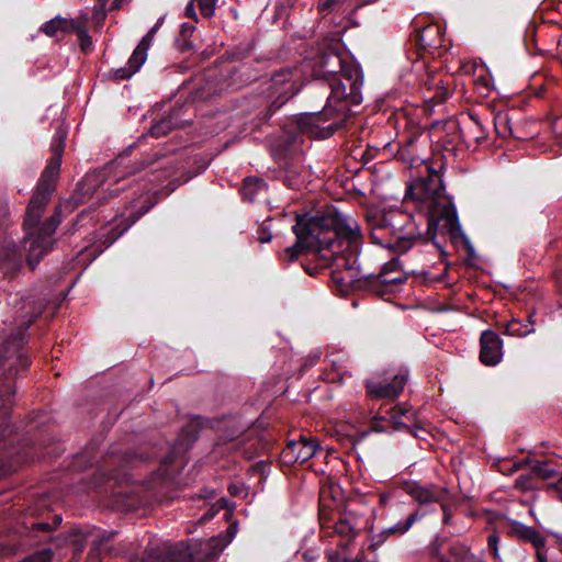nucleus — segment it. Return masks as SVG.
<instances>
[{"instance_id": "nucleus-61", "label": "nucleus", "mask_w": 562, "mask_h": 562, "mask_svg": "<svg viewBox=\"0 0 562 562\" xmlns=\"http://www.w3.org/2000/svg\"><path fill=\"white\" fill-rule=\"evenodd\" d=\"M560 485H562V473H561L559 482L554 485V487H559Z\"/></svg>"}, {"instance_id": "nucleus-26", "label": "nucleus", "mask_w": 562, "mask_h": 562, "mask_svg": "<svg viewBox=\"0 0 562 562\" xmlns=\"http://www.w3.org/2000/svg\"><path fill=\"white\" fill-rule=\"evenodd\" d=\"M494 128L495 133L502 137H516L513 125H512V117L509 115L508 111H498L495 113L494 119Z\"/></svg>"}, {"instance_id": "nucleus-54", "label": "nucleus", "mask_w": 562, "mask_h": 562, "mask_svg": "<svg viewBox=\"0 0 562 562\" xmlns=\"http://www.w3.org/2000/svg\"><path fill=\"white\" fill-rule=\"evenodd\" d=\"M192 48H193L192 43L189 41H183V43L179 45V49L181 52H188Z\"/></svg>"}, {"instance_id": "nucleus-5", "label": "nucleus", "mask_w": 562, "mask_h": 562, "mask_svg": "<svg viewBox=\"0 0 562 562\" xmlns=\"http://www.w3.org/2000/svg\"><path fill=\"white\" fill-rule=\"evenodd\" d=\"M40 220L37 218L33 224L27 225V211L25 212L23 222L25 236L22 240V247L26 255V263L32 270L53 249V235L61 223V205L55 206L54 213L42 224H40Z\"/></svg>"}, {"instance_id": "nucleus-21", "label": "nucleus", "mask_w": 562, "mask_h": 562, "mask_svg": "<svg viewBox=\"0 0 562 562\" xmlns=\"http://www.w3.org/2000/svg\"><path fill=\"white\" fill-rule=\"evenodd\" d=\"M468 120L469 122L464 123V128L460 130L463 142L470 145L471 142L481 144L486 140L487 130L480 117L476 114H470Z\"/></svg>"}, {"instance_id": "nucleus-12", "label": "nucleus", "mask_w": 562, "mask_h": 562, "mask_svg": "<svg viewBox=\"0 0 562 562\" xmlns=\"http://www.w3.org/2000/svg\"><path fill=\"white\" fill-rule=\"evenodd\" d=\"M318 445L314 439L301 437L299 440L289 441L282 449L280 458L286 465L302 464L313 458Z\"/></svg>"}, {"instance_id": "nucleus-41", "label": "nucleus", "mask_w": 562, "mask_h": 562, "mask_svg": "<svg viewBox=\"0 0 562 562\" xmlns=\"http://www.w3.org/2000/svg\"><path fill=\"white\" fill-rule=\"evenodd\" d=\"M171 462V459L168 457L164 460L161 467L159 468L158 470V473L157 475L159 476L160 480L162 481H168L171 479V473L168 471L167 469V464Z\"/></svg>"}, {"instance_id": "nucleus-23", "label": "nucleus", "mask_w": 562, "mask_h": 562, "mask_svg": "<svg viewBox=\"0 0 562 562\" xmlns=\"http://www.w3.org/2000/svg\"><path fill=\"white\" fill-rule=\"evenodd\" d=\"M510 533L519 540L530 542L536 549L544 547V538L533 527L525 526L522 524H515L510 529Z\"/></svg>"}, {"instance_id": "nucleus-24", "label": "nucleus", "mask_w": 562, "mask_h": 562, "mask_svg": "<svg viewBox=\"0 0 562 562\" xmlns=\"http://www.w3.org/2000/svg\"><path fill=\"white\" fill-rule=\"evenodd\" d=\"M395 265L396 263L394 261L387 262L386 265H384L383 269L381 270V272L379 274L372 276V277H367V276L362 274V272H360L361 277L355 283L353 289L358 288V282L361 279H368V278L372 279V282H374L376 284H382V285H392V284H396V283H402L404 279L400 272L396 273L397 276H394V277L390 276L391 272H393ZM359 271H361V270L359 269ZM350 290H352V288Z\"/></svg>"}, {"instance_id": "nucleus-8", "label": "nucleus", "mask_w": 562, "mask_h": 562, "mask_svg": "<svg viewBox=\"0 0 562 562\" xmlns=\"http://www.w3.org/2000/svg\"><path fill=\"white\" fill-rule=\"evenodd\" d=\"M301 87V70L297 67H285L270 78L268 93L272 100L269 110L276 111L293 98Z\"/></svg>"}, {"instance_id": "nucleus-22", "label": "nucleus", "mask_w": 562, "mask_h": 562, "mask_svg": "<svg viewBox=\"0 0 562 562\" xmlns=\"http://www.w3.org/2000/svg\"><path fill=\"white\" fill-rule=\"evenodd\" d=\"M112 167H106L102 171L89 173L85 177L81 182L80 190L83 191L85 195L93 196L97 193V188L100 187L104 181L109 184L117 183L121 177L111 178Z\"/></svg>"}, {"instance_id": "nucleus-16", "label": "nucleus", "mask_w": 562, "mask_h": 562, "mask_svg": "<svg viewBox=\"0 0 562 562\" xmlns=\"http://www.w3.org/2000/svg\"><path fill=\"white\" fill-rule=\"evenodd\" d=\"M153 36L146 34L137 47L134 49L132 56L128 59L127 67H121L114 70V78L117 80H126L130 79L135 72L139 70L142 65L145 63L147 58V50L153 41Z\"/></svg>"}, {"instance_id": "nucleus-52", "label": "nucleus", "mask_w": 562, "mask_h": 562, "mask_svg": "<svg viewBox=\"0 0 562 562\" xmlns=\"http://www.w3.org/2000/svg\"><path fill=\"white\" fill-rule=\"evenodd\" d=\"M161 23H162V19H159V20L157 21V23H156V24H155V25H154V26L148 31V33H147V34H149V36H153V37H154V36H155V34H156V32H157V31H158V29L160 27Z\"/></svg>"}, {"instance_id": "nucleus-40", "label": "nucleus", "mask_w": 562, "mask_h": 562, "mask_svg": "<svg viewBox=\"0 0 562 562\" xmlns=\"http://www.w3.org/2000/svg\"><path fill=\"white\" fill-rule=\"evenodd\" d=\"M498 541H499V538L496 533H492L487 538L488 549L492 551V554L495 559L498 558V548H497Z\"/></svg>"}, {"instance_id": "nucleus-20", "label": "nucleus", "mask_w": 562, "mask_h": 562, "mask_svg": "<svg viewBox=\"0 0 562 562\" xmlns=\"http://www.w3.org/2000/svg\"><path fill=\"white\" fill-rule=\"evenodd\" d=\"M434 72L435 70H429L424 60H416L412 64L411 68L401 76V79L404 85L420 93L423 88H425V79L430 78Z\"/></svg>"}, {"instance_id": "nucleus-44", "label": "nucleus", "mask_w": 562, "mask_h": 562, "mask_svg": "<svg viewBox=\"0 0 562 562\" xmlns=\"http://www.w3.org/2000/svg\"><path fill=\"white\" fill-rule=\"evenodd\" d=\"M447 498H448V496L446 498H443L442 502L438 503L440 505L441 509H442V513H443V524L445 525L449 524L450 517H451L450 508H449Z\"/></svg>"}, {"instance_id": "nucleus-27", "label": "nucleus", "mask_w": 562, "mask_h": 562, "mask_svg": "<svg viewBox=\"0 0 562 562\" xmlns=\"http://www.w3.org/2000/svg\"><path fill=\"white\" fill-rule=\"evenodd\" d=\"M266 190V183L257 177H248L244 180L240 190L244 200L252 202L258 193Z\"/></svg>"}, {"instance_id": "nucleus-25", "label": "nucleus", "mask_w": 562, "mask_h": 562, "mask_svg": "<svg viewBox=\"0 0 562 562\" xmlns=\"http://www.w3.org/2000/svg\"><path fill=\"white\" fill-rule=\"evenodd\" d=\"M403 417L406 418L407 420H414L415 414L411 411V408H407L403 405H395L389 412V418L393 425L394 430L407 429L415 437H417L418 436L417 432L412 431L409 426L406 425V423L402 420Z\"/></svg>"}, {"instance_id": "nucleus-59", "label": "nucleus", "mask_w": 562, "mask_h": 562, "mask_svg": "<svg viewBox=\"0 0 562 562\" xmlns=\"http://www.w3.org/2000/svg\"><path fill=\"white\" fill-rule=\"evenodd\" d=\"M386 501H387V496H386V495H381V496H380V503H381L382 505H385V504H386Z\"/></svg>"}, {"instance_id": "nucleus-34", "label": "nucleus", "mask_w": 562, "mask_h": 562, "mask_svg": "<svg viewBox=\"0 0 562 562\" xmlns=\"http://www.w3.org/2000/svg\"><path fill=\"white\" fill-rule=\"evenodd\" d=\"M416 140L409 139L403 147L398 150V156L401 159L409 161L411 165L415 162V146Z\"/></svg>"}, {"instance_id": "nucleus-63", "label": "nucleus", "mask_w": 562, "mask_h": 562, "mask_svg": "<svg viewBox=\"0 0 562 562\" xmlns=\"http://www.w3.org/2000/svg\"><path fill=\"white\" fill-rule=\"evenodd\" d=\"M120 190H121L120 188H116V189H114V190H111V192L116 193V192H119Z\"/></svg>"}, {"instance_id": "nucleus-9", "label": "nucleus", "mask_w": 562, "mask_h": 562, "mask_svg": "<svg viewBox=\"0 0 562 562\" xmlns=\"http://www.w3.org/2000/svg\"><path fill=\"white\" fill-rule=\"evenodd\" d=\"M217 552L210 543L179 542L165 547L158 555L159 562H213Z\"/></svg>"}, {"instance_id": "nucleus-57", "label": "nucleus", "mask_w": 562, "mask_h": 562, "mask_svg": "<svg viewBox=\"0 0 562 562\" xmlns=\"http://www.w3.org/2000/svg\"><path fill=\"white\" fill-rule=\"evenodd\" d=\"M341 77V83H340V88H345L346 89V92H349V85H348V81L342 77Z\"/></svg>"}, {"instance_id": "nucleus-53", "label": "nucleus", "mask_w": 562, "mask_h": 562, "mask_svg": "<svg viewBox=\"0 0 562 562\" xmlns=\"http://www.w3.org/2000/svg\"><path fill=\"white\" fill-rule=\"evenodd\" d=\"M161 23H162V19H159V20L157 21V23H156V24H155V25H154V26L148 31V33H147V34H149V36H153V37H154V36H155V34H156V32H157V31H158V29L160 27Z\"/></svg>"}, {"instance_id": "nucleus-56", "label": "nucleus", "mask_w": 562, "mask_h": 562, "mask_svg": "<svg viewBox=\"0 0 562 562\" xmlns=\"http://www.w3.org/2000/svg\"><path fill=\"white\" fill-rule=\"evenodd\" d=\"M542 549L543 548L537 549V558H538L539 562H544L546 561V557H544V554L542 552Z\"/></svg>"}, {"instance_id": "nucleus-33", "label": "nucleus", "mask_w": 562, "mask_h": 562, "mask_svg": "<svg viewBox=\"0 0 562 562\" xmlns=\"http://www.w3.org/2000/svg\"><path fill=\"white\" fill-rule=\"evenodd\" d=\"M533 331V328L529 325L522 326L518 321L513 319L506 324L505 334L510 336H526Z\"/></svg>"}, {"instance_id": "nucleus-47", "label": "nucleus", "mask_w": 562, "mask_h": 562, "mask_svg": "<svg viewBox=\"0 0 562 562\" xmlns=\"http://www.w3.org/2000/svg\"><path fill=\"white\" fill-rule=\"evenodd\" d=\"M194 2L193 0H191L187 7H186V10H184V13L188 18L194 20V21H198V15H196V12H195V8H194Z\"/></svg>"}, {"instance_id": "nucleus-50", "label": "nucleus", "mask_w": 562, "mask_h": 562, "mask_svg": "<svg viewBox=\"0 0 562 562\" xmlns=\"http://www.w3.org/2000/svg\"><path fill=\"white\" fill-rule=\"evenodd\" d=\"M201 425H202V423H201V418H200V417H195V418H193V419L190 422V424L188 425V427L186 428V430H191V429H192V430L196 431V430H198V428H200V427H201Z\"/></svg>"}, {"instance_id": "nucleus-58", "label": "nucleus", "mask_w": 562, "mask_h": 562, "mask_svg": "<svg viewBox=\"0 0 562 562\" xmlns=\"http://www.w3.org/2000/svg\"><path fill=\"white\" fill-rule=\"evenodd\" d=\"M122 1H123V0H114V1L112 2L111 9H112V10L119 9V8L121 7Z\"/></svg>"}, {"instance_id": "nucleus-55", "label": "nucleus", "mask_w": 562, "mask_h": 562, "mask_svg": "<svg viewBox=\"0 0 562 562\" xmlns=\"http://www.w3.org/2000/svg\"><path fill=\"white\" fill-rule=\"evenodd\" d=\"M61 516L59 515H55L54 518H53V522L52 526L54 527V529H56L60 524H61Z\"/></svg>"}, {"instance_id": "nucleus-32", "label": "nucleus", "mask_w": 562, "mask_h": 562, "mask_svg": "<svg viewBox=\"0 0 562 562\" xmlns=\"http://www.w3.org/2000/svg\"><path fill=\"white\" fill-rule=\"evenodd\" d=\"M532 474L540 479H551L557 474V470L551 467L549 461H535L531 465Z\"/></svg>"}, {"instance_id": "nucleus-13", "label": "nucleus", "mask_w": 562, "mask_h": 562, "mask_svg": "<svg viewBox=\"0 0 562 562\" xmlns=\"http://www.w3.org/2000/svg\"><path fill=\"white\" fill-rule=\"evenodd\" d=\"M404 491L419 506H427L432 503L438 504L448 496V490L436 484L422 485L416 482L406 483L404 485Z\"/></svg>"}, {"instance_id": "nucleus-35", "label": "nucleus", "mask_w": 562, "mask_h": 562, "mask_svg": "<svg viewBox=\"0 0 562 562\" xmlns=\"http://www.w3.org/2000/svg\"><path fill=\"white\" fill-rule=\"evenodd\" d=\"M53 551L50 549H43L40 551H36L35 553L26 557L21 562H50L53 559Z\"/></svg>"}, {"instance_id": "nucleus-48", "label": "nucleus", "mask_w": 562, "mask_h": 562, "mask_svg": "<svg viewBox=\"0 0 562 562\" xmlns=\"http://www.w3.org/2000/svg\"><path fill=\"white\" fill-rule=\"evenodd\" d=\"M271 238H272V235L266 228L260 229L259 235H258V240L260 243H268L271 240Z\"/></svg>"}, {"instance_id": "nucleus-1", "label": "nucleus", "mask_w": 562, "mask_h": 562, "mask_svg": "<svg viewBox=\"0 0 562 562\" xmlns=\"http://www.w3.org/2000/svg\"><path fill=\"white\" fill-rule=\"evenodd\" d=\"M293 233L296 243L284 249L281 259L291 262L303 251L311 252L315 266L304 265L306 273L316 276L330 268L333 283L341 294H347L361 277L358 267L361 241L358 222L331 209L307 221L299 216Z\"/></svg>"}, {"instance_id": "nucleus-31", "label": "nucleus", "mask_w": 562, "mask_h": 562, "mask_svg": "<svg viewBox=\"0 0 562 562\" xmlns=\"http://www.w3.org/2000/svg\"><path fill=\"white\" fill-rule=\"evenodd\" d=\"M333 531H334V533L346 538L345 542L339 543V546H342V547L347 546L349 543L350 539H352L356 536L355 527L347 518H339L334 524Z\"/></svg>"}, {"instance_id": "nucleus-46", "label": "nucleus", "mask_w": 562, "mask_h": 562, "mask_svg": "<svg viewBox=\"0 0 562 562\" xmlns=\"http://www.w3.org/2000/svg\"><path fill=\"white\" fill-rule=\"evenodd\" d=\"M338 2V0H319L318 10L321 12L329 11Z\"/></svg>"}, {"instance_id": "nucleus-15", "label": "nucleus", "mask_w": 562, "mask_h": 562, "mask_svg": "<svg viewBox=\"0 0 562 562\" xmlns=\"http://www.w3.org/2000/svg\"><path fill=\"white\" fill-rule=\"evenodd\" d=\"M23 267V256L13 240H3L0 244V269L8 279L18 276Z\"/></svg>"}, {"instance_id": "nucleus-43", "label": "nucleus", "mask_w": 562, "mask_h": 562, "mask_svg": "<svg viewBox=\"0 0 562 562\" xmlns=\"http://www.w3.org/2000/svg\"><path fill=\"white\" fill-rule=\"evenodd\" d=\"M551 127L555 136L562 138V115L553 119Z\"/></svg>"}, {"instance_id": "nucleus-42", "label": "nucleus", "mask_w": 562, "mask_h": 562, "mask_svg": "<svg viewBox=\"0 0 562 562\" xmlns=\"http://www.w3.org/2000/svg\"><path fill=\"white\" fill-rule=\"evenodd\" d=\"M16 464L14 462L4 461L3 458H0V476L10 472L15 471Z\"/></svg>"}, {"instance_id": "nucleus-11", "label": "nucleus", "mask_w": 562, "mask_h": 562, "mask_svg": "<svg viewBox=\"0 0 562 562\" xmlns=\"http://www.w3.org/2000/svg\"><path fill=\"white\" fill-rule=\"evenodd\" d=\"M149 202L148 192L142 193L130 202L128 211L123 214L122 218L111 231L106 234L104 244L106 247L112 245L121 235H123L136 221L146 214L151 204Z\"/></svg>"}, {"instance_id": "nucleus-7", "label": "nucleus", "mask_w": 562, "mask_h": 562, "mask_svg": "<svg viewBox=\"0 0 562 562\" xmlns=\"http://www.w3.org/2000/svg\"><path fill=\"white\" fill-rule=\"evenodd\" d=\"M426 175L416 178L407 188L406 195L420 203L427 211L437 206L439 200L448 199L443 194L440 175L425 166Z\"/></svg>"}, {"instance_id": "nucleus-38", "label": "nucleus", "mask_w": 562, "mask_h": 562, "mask_svg": "<svg viewBox=\"0 0 562 562\" xmlns=\"http://www.w3.org/2000/svg\"><path fill=\"white\" fill-rule=\"evenodd\" d=\"M170 130L169 122H158L154 124L150 128V134L154 137H161L164 135H167Z\"/></svg>"}, {"instance_id": "nucleus-45", "label": "nucleus", "mask_w": 562, "mask_h": 562, "mask_svg": "<svg viewBox=\"0 0 562 562\" xmlns=\"http://www.w3.org/2000/svg\"><path fill=\"white\" fill-rule=\"evenodd\" d=\"M32 529L36 530V531L49 532V531L54 530V527L52 526L50 522L42 521V522L33 524Z\"/></svg>"}, {"instance_id": "nucleus-36", "label": "nucleus", "mask_w": 562, "mask_h": 562, "mask_svg": "<svg viewBox=\"0 0 562 562\" xmlns=\"http://www.w3.org/2000/svg\"><path fill=\"white\" fill-rule=\"evenodd\" d=\"M75 30L77 31L80 48L82 52L88 53L92 49V38L86 30L78 27L76 24Z\"/></svg>"}, {"instance_id": "nucleus-18", "label": "nucleus", "mask_w": 562, "mask_h": 562, "mask_svg": "<svg viewBox=\"0 0 562 562\" xmlns=\"http://www.w3.org/2000/svg\"><path fill=\"white\" fill-rule=\"evenodd\" d=\"M414 44L418 52L428 53L431 57H435L437 50L442 46L439 25L428 24L419 30L414 37Z\"/></svg>"}, {"instance_id": "nucleus-39", "label": "nucleus", "mask_w": 562, "mask_h": 562, "mask_svg": "<svg viewBox=\"0 0 562 562\" xmlns=\"http://www.w3.org/2000/svg\"><path fill=\"white\" fill-rule=\"evenodd\" d=\"M97 1H98V4L94 7L93 16L98 21H102V20H104L105 15H106L105 4H106L108 0H97Z\"/></svg>"}, {"instance_id": "nucleus-30", "label": "nucleus", "mask_w": 562, "mask_h": 562, "mask_svg": "<svg viewBox=\"0 0 562 562\" xmlns=\"http://www.w3.org/2000/svg\"><path fill=\"white\" fill-rule=\"evenodd\" d=\"M424 516H425L424 512H422L420 509H416L413 513H411L404 521L396 522L394 526L387 528L385 530V532L386 533L404 535L405 532H407L412 528V526L416 521L422 519Z\"/></svg>"}, {"instance_id": "nucleus-37", "label": "nucleus", "mask_w": 562, "mask_h": 562, "mask_svg": "<svg viewBox=\"0 0 562 562\" xmlns=\"http://www.w3.org/2000/svg\"><path fill=\"white\" fill-rule=\"evenodd\" d=\"M515 487L520 491H531L535 488L533 477L531 474H524L516 479Z\"/></svg>"}, {"instance_id": "nucleus-6", "label": "nucleus", "mask_w": 562, "mask_h": 562, "mask_svg": "<svg viewBox=\"0 0 562 562\" xmlns=\"http://www.w3.org/2000/svg\"><path fill=\"white\" fill-rule=\"evenodd\" d=\"M426 222L425 237L427 239H434L437 234L456 238L461 233L457 211L449 199L439 200L437 206L428 210Z\"/></svg>"}, {"instance_id": "nucleus-60", "label": "nucleus", "mask_w": 562, "mask_h": 562, "mask_svg": "<svg viewBox=\"0 0 562 562\" xmlns=\"http://www.w3.org/2000/svg\"><path fill=\"white\" fill-rule=\"evenodd\" d=\"M150 164H151V162H145V161H142V162H140V166H139V168H138V170L144 169L145 167L149 166Z\"/></svg>"}, {"instance_id": "nucleus-29", "label": "nucleus", "mask_w": 562, "mask_h": 562, "mask_svg": "<svg viewBox=\"0 0 562 562\" xmlns=\"http://www.w3.org/2000/svg\"><path fill=\"white\" fill-rule=\"evenodd\" d=\"M76 27L75 21H67L65 19L55 18L47 21L41 30L49 37L57 35L59 31L68 32Z\"/></svg>"}, {"instance_id": "nucleus-14", "label": "nucleus", "mask_w": 562, "mask_h": 562, "mask_svg": "<svg viewBox=\"0 0 562 562\" xmlns=\"http://www.w3.org/2000/svg\"><path fill=\"white\" fill-rule=\"evenodd\" d=\"M503 358V340L493 330H484L480 337V361L487 367L496 366Z\"/></svg>"}, {"instance_id": "nucleus-2", "label": "nucleus", "mask_w": 562, "mask_h": 562, "mask_svg": "<svg viewBox=\"0 0 562 562\" xmlns=\"http://www.w3.org/2000/svg\"><path fill=\"white\" fill-rule=\"evenodd\" d=\"M311 67L313 77L325 80L330 93L324 110L304 114L299 126L312 136L327 138L345 125L349 104L361 103L362 72L359 66L333 48L323 50L311 61Z\"/></svg>"}, {"instance_id": "nucleus-3", "label": "nucleus", "mask_w": 562, "mask_h": 562, "mask_svg": "<svg viewBox=\"0 0 562 562\" xmlns=\"http://www.w3.org/2000/svg\"><path fill=\"white\" fill-rule=\"evenodd\" d=\"M31 361L24 351V336L22 333L13 335L3 346L0 352V439L10 430L9 409L12 406L14 389L13 379L20 371L29 368Z\"/></svg>"}, {"instance_id": "nucleus-62", "label": "nucleus", "mask_w": 562, "mask_h": 562, "mask_svg": "<svg viewBox=\"0 0 562 562\" xmlns=\"http://www.w3.org/2000/svg\"><path fill=\"white\" fill-rule=\"evenodd\" d=\"M188 27V24H182V30H186ZM189 29H193L192 26H189Z\"/></svg>"}, {"instance_id": "nucleus-28", "label": "nucleus", "mask_w": 562, "mask_h": 562, "mask_svg": "<svg viewBox=\"0 0 562 562\" xmlns=\"http://www.w3.org/2000/svg\"><path fill=\"white\" fill-rule=\"evenodd\" d=\"M449 555L452 562H482L465 544L460 542L450 544Z\"/></svg>"}, {"instance_id": "nucleus-4", "label": "nucleus", "mask_w": 562, "mask_h": 562, "mask_svg": "<svg viewBox=\"0 0 562 562\" xmlns=\"http://www.w3.org/2000/svg\"><path fill=\"white\" fill-rule=\"evenodd\" d=\"M66 138L67 130L60 124L56 127L50 143L52 157L42 172L36 190L27 205V225L33 224L37 218L42 217L50 200V194L55 189V183L59 176Z\"/></svg>"}, {"instance_id": "nucleus-17", "label": "nucleus", "mask_w": 562, "mask_h": 562, "mask_svg": "<svg viewBox=\"0 0 562 562\" xmlns=\"http://www.w3.org/2000/svg\"><path fill=\"white\" fill-rule=\"evenodd\" d=\"M406 382L407 376L405 374H396L389 383L368 381L366 389L371 398H395L404 390Z\"/></svg>"}, {"instance_id": "nucleus-19", "label": "nucleus", "mask_w": 562, "mask_h": 562, "mask_svg": "<svg viewBox=\"0 0 562 562\" xmlns=\"http://www.w3.org/2000/svg\"><path fill=\"white\" fill-rule=\"evenodd\" d=\"M384 231L385 227L380 225L372 229L371 237L376 243L382 245L385 248L393 249L397 252H406L408 249H411L413 245V240L417 238L423 237L422 232H417L416 234H413L412 232L408 233V236H394L393 239L385 240L384 239Z\"/></svg>"}, {"instance_id": "nucleus-49", "label": "nucleus", "mask_w": 562, "mask_h": 562, "mask_svg": "<svg viewBox=\"0 0 562 562\" xmlns=\"http://www.w3.org/2000/svg\"><path fill=\"white\" fill-rule=\"evenodd\" d=\"M371 428H372V430L378 431V432L384 431V428L381 426V418L373 417L371 419Z\"/></svg>"}, {"instance_id": "nucleus-51", "label": "nucleus", "mask_w": 562, "mask_h": 562, "mask_svg": "<svg viewBox=\"0 0 562 562\" xmlns=\"http://www.w3.org/2000/svg\"><path fill=\"white\" fill-rule=\"evenodd\" d=\"M532 463L533 462L529 458H527V459H525V460H522L520 462L513 463L510 471H517L520 468H522L524 465H527V464L532 465Z\"/></svg>"}, {"instance_id": "nucleus-10", "label": "nucleus", "mask_w": 562, "mask_h": 562, "mask_svg": "<svg viewBox=\"0 0 562 562\" xmlns=\"http://www.w3.org/2000/svg\"><path fill=\"white\" fill-rule=\"evenodd\" d=\"M425 88L420 92V97L425 103V111L430 112L434 106L442 104L452 93V79L450 76L441 71H436L426 78Z\"/></svg>"}]
</instances>
